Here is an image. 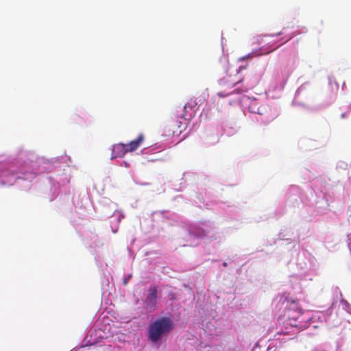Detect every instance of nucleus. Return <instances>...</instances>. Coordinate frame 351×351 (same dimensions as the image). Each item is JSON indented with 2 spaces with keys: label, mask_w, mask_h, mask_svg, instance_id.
Listing matches in <instances>:
<instances>
[{
  "label": "nucleus",
  "mask_w": 351,
  "mask_h": 351,
  "mask_svg": "<svg viewBox=\"0 0 351 351\" xmlns=\"http://www.w3.org/2000/svg\"><path fill=\"white\" fill-rule=\"evenodd\" d=\"M246 66H239V69H234L229 66L227 69V76L224 77L221 82L230 84L232 87L243 81V76L241 74L242 70L245 69Z\"/></svg>",
  "instance_id": "nucleus-2"
},
{
  "label": "nucleus",
  "mask_w": 351,
  "mask_h": 351,
  "mask_svg": "<svg viewBox=\"0 0 351 351\" xmlns=\"http://www.w3.org/2000/svg\"><path fill=\"white\" fill-rule=\"evenodd\" d=\"M158 287L156 286H151L148 289V294L145 300V304L150 312L155 311L157 303Z\"/></svg>",
  "instance_id": "nucleus-3"
},
{
  "label": "nucleus",
  "mask_w": 351,
  "mask_h": 351,
  "mask_svg": "<svg viewBox=\"0 0 351 351\" xmlns=\"http://www.w3.org/2000/svg\"><path fill=\"white\" fill-rule=\"evenodd\" d=\"M173 329V322L169 317H160L148 325L147 335L152 343H156L167 336Z\"/></svg>",
  "instance_id": "nucleus-1"
},
{
  "label": "nucleus",
  "mask_w": 351,
  "mask_h": 351,
  "mask_svg": "<svg viewBox=\"0 0 351 351\" xmlns=\"http://www.w3.org/2000/svg\"><path fill=\"white\" fill-rule=\"evenodd\" d=\"M280 301L283 304L286 303V306H287L291 310L298 311L300 314L303 313L302 308L298 305V300L289 298V295L287 293H285L282 294L280 298Z\"/></svg>",
  "instance_id": "nucleus-4"
},
{
  "label": "nucleus",
  "mask_w": 351,
  "mask_h": 351,
  "mask_svg": "<svg viewBox=\"0 0 351 351\" xmlns=\"http://www.w3.org/2000/svg\"><path fill=\"white\" fill-rule=\"evenodd\" d=\"M145 140V136L143 134H140L137 138L134 141H131L130 143H126L127 147L130 152H134L143 143Z\"/></svg>",
  "instance_id": "nucleus-6"
},
{
  "label": "nucleus",
  "mask_w": 351,
  "mask_h": 351,
  "mask_svg": "<svg viewBox=\"0 0 351 351\" xmlns=\"http://www.w3.org/2000/svg\"><path fill=\"white\" fill-rule=\"evenodd\" d=\"M218 95L220 96V97H225L226 95H222L221 93H218Z\"/></svg>",
  "instance_id": "nucleus-11"
},
{
  "label": "nucleus",
  "mask_w": 351,
  "mask_h": 351,
  "mask_svg": "<svg viewBox=\"0 0 351 351\" xmlns=\"http://www.w3.org/2000/svg\"><path fill=\"white\" fill-rule=\"evenodd\" d=\"M223 265L224 267H226V266H227V263H226V262H225V263H223Z\"/></svg>",
  "instance_id": "nucleus-13"
},
{
  "label": "nucleus",
  "mask_w": 351,
  "mask_h": 351,
  "mask_svg": "<svg viewBox=\"0 0 351 351\" xmlns=\"http://www.w3.org/2000/svg\"><path fill=\"white\" fill-rule=\"evenodd\" d=\"M180 117L181 118H185V115L184 114H182L180 115Z\"/></svg>",
  "instance_id": "nucleus-12"
},
{
  "label": "nucleus",
  "mask_w": 351,
  "mask_h": 351,
  "mask_svg": "<svg viewBox=\"0 0 351 351\" xmlns=\"http://www.w3.org/2000/svg\"><path fill=\"white\" fill-rule=\"evenodd\" d=\"M251 58L250 55L248 54L247 56H243L241 58H239V60H245L246 58Z\"/></svg>",
  "instance_id": "nucleus-10"
},
{
  "label": "nucleus",
  "mask_w": 351,
  "mask_h": 351,
  "mask_svg": "<svg viewBox=\"0 0 351 351\" xmlns=\"http://www.w3.org/2000/svg\"><path fill=\"white\" fill-rule=\"evenodd\" d=\"M195 105L196 104L195 103V101L191 102V104L189 102L188 104L184 106V110L186 109L187 108H190L191 109H192Z\"/></svg>",
  "instance_id": "nucleus-9"
},
{
  "label": "nucleus",
  "mask_w": 351,
  "mask_h": 351,
  "mask_svg": "<svg viewBox=\"0 0 351 351\" xmlns=\"http://www.w3.org/2000/svg\"><path fill=\"white\" fill-rule=\"evenodd\" d=\"M16 173H21L23 176V177H21L22 178H24V179H30V178H32L34 177V173H25V172H23L22 171H17L16 172Z\"/></svg>",
  "instance_id": "nucleus-8"
},
{
  "label": "nucleus",
  "mask_w": 351,
  "mask_h": 351,
  "mask_svg": "<svg viewBox=\"0 0 351 351\" xmlns=\"http://www.w3.org/2000/svg\"><path fill=\"white\" fill-rule=\"evenodd\" d=\"M249 89V87H244V88H235L232 91H230L228 93V95H230V94H233V93H245V92H247Z\"/></svg>",
  "instance_id": "nucleus-7"
},
{
  "label": "nucleus",
  "mask_w": 351,
  "mask_h": 351,
  "mask_svg": "<svg viewBox=\"0 0 351 351\" xmlns=\"http://www.w3.org/2000/svg\"><path fill=\"white\" fill-rule=\"evenodd\" d=\"M344 117H345V114H344V113H343V114H341V117H342V118H344Z\"/></svg>",
  "instance_id": "nucleus-14"
},
{
  "label": "nucleus",
  "mask_w": 351,
  "mask_h": 351,
  "mask_svg": "<svg viewBox=\"0 0 351 351\" xmlns=\"http://www.w3.org/2000/svg\"><path fill=\"white\" fill-rule=\"evenodd\" d=\"M126 143H118L113 146L112 152V158H121L125 156V154L128 152H130L128 150V147Z\"/></svg>",
  "instance_id": "nucleus-5"
}]
</instances>
